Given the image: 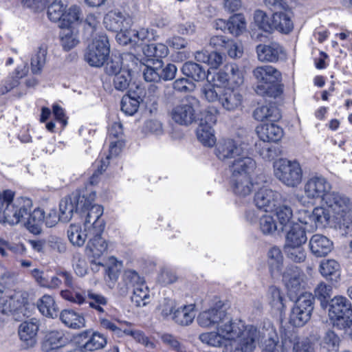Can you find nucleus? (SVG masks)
<instances>
[{
  "label": "nucleus",
  "mask_w": 352,
  "mask_h": 352,
  "mask_svg": "<svg viewBox=\"0 0 352 352\" xmlns=\"http://www.w3.org/2000/svg\"><path fill=\"white\" fill-rule=\"evenodd\" d=\"M197 322L202 327L216 329L199 335V340L208 345H224L229 352H254L259 343L261 333L256 327L233 320L223 310L210 308L203 311Z\"/></svg>",
  "instance_id": "nucleus-1"
},
{
  "label": "nucleus",
  "mask_w": 352,
  "mask_h": 352,
  "mask_svg": "<svg viewBox=\"0 0 352 352\" xmlns=\"http://www.w3.org/2000/svg\"><path fill=\"white\" fill-rule=\"evenodd\" d=\"M141 16L138 4L131 1L127 10L109 12L104 18V24L109 30L117 32L116 40L120 45H126L130 40L127 34L130 33L131 27L140 23Z\"/></svg>",
  "instance_id": "nucleus-2"
},
{
  "label": "nucleus",
  "mask_w": 352,
  "mask_h": 352,
  "mask_svg": "<svg viewBox=\"0 0 352 352\" xmlns=\"http://www.w3.org/2000/svg\"><path fill=\"white\" fill-rule=\"evenodd\" d=\"M255 168L256 162L251 157L240 158L229 166V186L236 197L245 198L252 193L254 184L251 173Z\"/></svg>",
  "instance_id": "nucleus-3"
},
{
  "label": "nucleus",
  "mask_w": 352,
  "mask_h": 352,
  "mask_svg": "<svg viewBox=\"0 0 352 352\" xmlns=\"http://www.w3.org/2000/svg\"><path fill=\"white\" fill-rule=\"evenodd\" d=\"M329 217V224L340 230L352 228V201L346 195L333 191L324 204Z\"/></svg>",
  "instance_id": "nucleus-4"
},
{
  "label": "nucleus",
  "mask_w": 352,
  "mask_h": 352,
  "mask_svg": "<svg viewBox=\"0 0 352 352\" xmlns=\"http://www.w3.org/2000/svg\"><path fill=\"white\" fill-rule=\"evenodd\" d=\"M14 192L5 190L0 193V222L16 225L28 213L32 206V200L27 197L14 199Z\"/></svg>",
  "instance_id": "nucleus-5"
},
{
  "label": "nucleus",
  "mask_w": 352,
  "mask_h": 352,
  "mask_svg": "<svg viewBox=\"0 0 352 352\" xmlns=\"http://www.w3.org/2000/svg\"><path fill=\"white\" fill-rule=\"evenodd\" d=\"M86 206L82 210L80 214L84 219V227L85 232L91 234H102L105 223L101 216L103 214V208L94 203L96 194L91 189H85Z\"/></svg>",
  "instance_id": "nucleus-6"
},
{
  "label": "nucleus",
  "mask_w": 352,
  "mask_h": 352,
  "mask_svg": "<svg viewBox=\"0 0 352 352\" xmlns=\"http://www.w3.org/2000/svg\"><path fill=\"white\" fill-rule=\"evenodd\" d=\"M202 97L208 102H219L226 111H234L242 104L243 96L237 89L227 87L219 95L210 85H204L201 88Z\"/></svg>",
  "instance_id": "nucleus-7"
},
{
  "label": "nucleus",
  "mask_w": 352,
  "mask_h": 352,
  "mask_svg": "<svg viewBox=\"0 0 352 352\" xmlns=\"http://www.w3.org/2000/svg\"><path fill=\"white\" fill-rule=\"evenodd\" d=\"M329 316L334 327L346 329L352 326V307L344 296L333 297L329 304Z\"/></svg>",
  "instance_id": "nucleus-8"
},
{
  "label": "nucleus",
  "mask_w": 352,
  "mask_h": 352,
  "mask_svg": "<svg viewBox=\"0 0 352 352\" xmlns=\"http://www.w3.org/2000/svg\"><path fill=\"white\" fill-rule=\"evenodd\" d=\"M275 177L284 185L295 188L302 179V170L300 164L296 160L280 159L274 162Z\"/></svg>",
  "instance_id": "nucleus-9"
},
{
  "label": "nucleus",
  "mask_w": 352,
  "mask_h": 352,
  "mask_svg": "<svg viewBox=\"0 0 352 352\" xmlns=\"http://www.w3.org/2000/svg\"><path fill=\"white\" fill-rule=\"evenodd\" d=\"M333 191L331 184L321 175L310 176L303 186L305 197L312 204L318 202L324 204Z\"/></svg>",
  "instance_id": "nucleus-10"
},
{
  "label": "nucleus",
  "mask_w": 352,
  "mask_h": 352,
  "mask_svg": "<svg viewBox=\"0 0 352 352\" xmlns=\"http://www.w3.org/2000/svg\"><path fill=\"white\" fill-rule=\"evenodd\" d=\"M199 109V100L194 96H188L173 106L170 115L176 123L187 126L195 121Z\"/></svg>",
  "instance_id": "nucleus-11"
},
{
  "label": "nucleus",
  "mask_w": 352,
  "mask_h": 352,
  "mask_svg": "<svg viewBox=\"0 0 352 352\" xmlns=\"http://www.w3.org/2000/svg\"><path fill=\"white\" fill-rule=\"evenodd\" d=\"M253 75L257 80L255 91L263 96H273L274 85L281 79V74L272 65L257 67L253 70Z\"/></svg>",
  "instance_id": "nucleus-12"
},
{
  "label": "nucleus",
  "mask_w": 352,
  "mask_h": 352,
  "mask_svg": "<svg viewBox=\"0 0 352 352\" xmlns=\"http://www.w3.org/2000/svg\"><path fill=\"white\" fill-rule=\"evenodd\" d=\"M109 52L110 46L106 34H97L89 45L85 58L89 65L99 67L103 65L106 61Z\"/></svg>",
  "instance_id": "nucleus-13"
},
{
  "label": "nucleus",
  "mask_w": 352,
  "mask_h": 352,
  "mask_svg": "<svg viewBox=\"0 0 352 352\" xmlns=\"http://www.w3.org/2000/svg\"><path fill=\"white\" fill-rule=\"evenodd\" d=\"M12 280L10 272H6L0 275V311L3 314L16 311L24 304V299L20 292L6 296L5 291Z\"/></svg>",
  "instance_id": "nucleus-14"
},
{
  "label": "nucleus",
  "mask_w": 352,
  "mask_h": 352,
  "mask_svg": "<svg viewBox=\"0 0 352 352\" xmlns=\"http://www.w3.org/2000/svg\"><path fill=\"white\" fill-rule=\"evenodd\" d=\"M85 190L74 192L62 199L59 204L60 221L67 223L73 217L74 212H81L86 206Z\"/></svg>",
  "instance_id": "nucleus-15"
},
{
  "label": "nucleus",
  "mask_w": 352,
  "mask_h": 352,
  "mask_svg": "<svg viewBox=\"0 0 352 352\" xmlns=\"http://www.w3.org/2000/svg\"><path fill=\"white\" fill-rule=\"evenodd\" d=\"M298 215V223L306 232H314L318 227H324L329 224L327 209L322 206H317L311 212L303 210Z\"/></svg>",
  "instance_id": "nucleus-16"
},
{
  "label": "nucleus",
  "mask_w": 352,
  "mask_h": 352,
  "mask_svg": "<svg viewBox=\"0 0 352 352\" xmlns=\"http://www.w3.org/2000/svg\"><path fill=\"white\" fill-rule=\"evenodd\" d=\"M215 155L221 161L230 160L228 166L240 158L249 157L242 145L232 139L220 140L216 146Z\"/></svg>",
  "instance_id": "nucleus-17"
},
{
  "label": "nucleus",
  "mask_w": 352,
  "mask_h": 352,
  "mask_svg": "<svg viewBox=\"0 0 352 352\" xmlns=\"http://www.w3.org/2000/svg\"><path fill=\"white\" fill-rule=\"evenodd\" d=\"M280 199V195L277 191L267 188H261L254 195V203L259 209L265 212L273 211Z\"/></svg>",
  "instance_id": "nucleus-18"
},
{
  "label": "nucleus",
  "mask_w": 352,
  "mask_h": 352,
  "mask_svg": "<svg viewBox=\"0 0 352 352\" xmlns=\"http://www.w3.org/2000/svg\"><path fill=\"white\" fill-rule=\"evenodd\" d=\"M101 235L102 234H92L86 248L87 254L91 258V263L96 265V270L102 265L98 260L107 250V243Z\"/></svg>",
  "instance_id": "nucleus-19"
},
{
  "label": "nucleus",
  "mask_w": 352,
  "mask_h": 352,
  "mask_svg": "<svg viewBox=\"0 0 352 352\" xmlns=\"http://www.w3.org/2000/svg\"><path fill=\"white\" fill-rule=\"evenodd\" d=\"M256 50L258 59L261 62L275 63L286 56L283 47L276 43L260 44L256 46Z\"/></svg>",
  "instance_id": "nucleus-20"
},
{
  "label": "nucleus",
  "mask_w": 352,
  "mask_h": 352,
  "mask_svg": "<svg viewBox=\"0 0 352 352\" xmlns=\"http://www.w3.org/2000/svg\"><path fill=\"white\" fill-rule=\"evenodd\" d=\"M28 72L29 68L27 62L21 61L0 85V95H4L16 87L20 83V80L25 77Z\"/></svg>",
  "instance_id": "nucleus-21"
},
{
  "label": "nucleus",
  "mask_w": 352,
  "mask_h": 352,
  "mask_svg": "<svg viewBox=\"0 0 352 352\" xmlns=\"http://www.w3.org/2000/svg\"><path fill=\"white\" fill-rule=\"evenodd\" d=\"M38 327V323L36 319L25 321L19 325L18 333L25 348H31L35 346Z\"/></svg>",
  "instance_id": "nucleus-22"
},
{
  "label": "nucleus",
  "mask_w": 352,
  "mask_h": 352,
  "mask_svg": "<svg viewBox=\"0 0 352 352\" xmlns=\"http://www.w3.org/2000/svg\"><path fill=\"white\" fill-rule=\"evenodd\" d=\"M256 131L263 142H277L283 137V129L274 122L260 124L256 127Z\"/></svg>",
  "instance_id": "nucleus-23"
},
{
  "label": "nucleus",
  "mask_w": 352,
  "mask_h": 352,
  "mask_svg": "<svg viewBox=\"0 0 352 352\" xmlns=\"http://www.w3.org/2000/svg\"><path fill=\"white\" fill-rule=\"evenodd\" d=\"M137 93L129 91V94L124 96L121 101V110L129 116L135 113L139 108L140 102L144 101L142 98V89L139 86L136 87Z\"/></svg>",
  "instance_id": "nucleus-24"
},
{
  "label": "nucleus",
  "mask_w": 352,
  "mask_h": 352,
  "mask_svg": "<svg viewBox=\"0 0 352 352\" xmlns=\"http://www.w3.org/2000/svg\"><path fill=\"white\" fill-rule=\"evenodd\" d=\"M311 252L318 257L327 255L333 249V242L322 234H314L309 240Z\"/></svg>",
  "instance_id": "nucleus-25"
},
{
  "label": "nucleus",
  "mask_w": 352,
  "mask_h": 352,
  "mask_svg": "<svg viewBox=\"0 0 352 352\" xmlns=\"http://www.w3.org/2000/svg\"><path fill=\"white\" fill-rule=\"evenodd\" d=\"M32 206L20 220L27 219L25 223L26 228L34 234H39L42 231V225L44 221V211L41 208H36L32 212Z\"/></svg>",
  "instance_id": "nucleus-26"
},
{
  "label": "nucleus",
  "mask_w": 352,
  "mask_h": 352,
  "mask_svg": "<svg viewBox=\"0 0 352 352\" xmlns=\"http://www.w3.org/2000/svg\"><path fill=\"white\" fill-rule=\"evenodd\" d=\"M291 12L287 6L285 10L276 11L272 16V29L287 34L293 29Z\"/></svg>",
  "instance_id": "nucleus-27"
},
{
  "label": "nucleus",
  "mask_w": 352,
  "mask_h": 352,
  "mask_svg": "<svg viewBox=\"0 0 352 352\" xmlns=\"http://www.w3.org/2000/svg\"><path fill=\"white\" fill-rule=\"evenodd\" d=\"M127 36L130 38L129 43L138 46L155 41L157 37L156 31L148 28H142L138 30H130V33H128Z\"/></svg>",
  "instance_id": "nucleus-28"
},
{
  "label": "nucleus",
  "mask_w": 352,
  "mask_h": 352,
  "mask_svg": "<svg viewBox=\"0 0 352 352\" xmlns=\"http://www.w3.org/2000/svg\"><path fill=\"white\" fill-rule=\"evenodd\" d=\"M67 342L63 331L53 330L47 331L44 337L42 349L45 352H50L64 346Z\"/></svg>",
  "instance_id": "nucleus-29"
},
{
  "label": "nucleus",
  "mask_w": 352,
  "mask_h": 352,
  "mask_svg": "<svg viewBox=\"0 0 352 352\" xmlns=\"http://www.w3.org/2000/svg\"><path fill=\"white\" fill-rule=\"evenodd\" d=\"M287 228L285 245H304L306 243V231L300 223H293Z\"/></svg>",
  "instance_id": "nucleus-30"
},
{
  "label": "nucleus",
  "mask_w": 352,
  "mask_h": 352,
  "mask_svg": "<svg viewBox=\"0 0 352 352\" xmlns=\"http://www.w3.org/2000/svg\"><path fill=\"white\" fill-rule=\"evenodd\" d=\"M195 314V304H189L175 310L172 318L176 323L182 326H187L192 322Z\"/></svg>",
  "instance_id": "nucleus-31"
},
{
  "label": "nucleus",
  "mask_w": 352,
  "mask_h": 352,
  "mask_svg": "<svg viewBox=\"0 0 352 352\" xmlns=\"http://www.w3.org/2000/svg\"><path fill=\"white\" fill-rule=\"evenodd\" d=\"M283 255L278 247L274 246L267 252V263L271 274L277 276L280 274L283 267Z\"/></svg>",
  "instance_id": "nucleus-32"
},
{
  "label": "nucleus",
  "mask_w": 352,
  "mask_h": 352,
  "mask_svg": "<svg viewBox=\"0 0 352 352\" xmlns=\"http://www.w3.org/2000/svg\"><path fill=\"white\" fill-rule=\"evenodd\" d=\"M83 20V14L80 6L73 5L67 10L65 9L64 15L61 20L59 27L60 28H71L81 23Z\"/></svg>",
  "instance_id": "nucleus-33"
},
{
  "label": "nucleus",
  "mask_w": 352,
  "mask_h": 352,
  "mask_svg": "<svg viewBox=\"0 0 352 352\" xmlns=\"http://www.w3.org/2000/svg\"><path fill=\"white\" fill-rule=\"evenodd\" d=\"M60 319L67 327L79 329L85 326L83 316L72 309H64L60 312Z\"/></svg>",
  "instance_id": "nucleus-34"
},
{
  "label": "nucleus",
  "mask_w": 352,
  "mask_h": 352,
  "mask_svg": "<svg viewBox=\"0 0 352 352\" xmlns=\"http://www.w3.org/2000/svg\"><path fill=\"white\" fill-rule=\"evenodd\" d=\"M92 236L89 232L85 231V227L83 230L80 225L71 224L67 230V236L69 241L73 245L77 247H82L87 238H90Z\"/></svg>",
  "instance_id": "nucleus-35"
},
{
  "label": "nucleus",
  "mask_w": 352,
  "mask_h": 352,
  "mask_svg": "<svg viewBox=\"0 0 352 352\" xmlns=\"http://www.w3.org/2000/svg\"><path fill=\"white\" fill-rule=\"evenodd\" d=\"M287 334L285 335L286 337L283 338L280 344L277 333L275 330L271 329L261 352H283L284 347H287Z\"/></svg>",
  "instance_id": "nucleus-36"
},
{
  "label": "nucleus",
  "mask_w": 352,
  "mask_h": 352,
  "mask_svg": "<svg viewBox=\"0 0 352 352\" xmlns=\"http://www.w3.org/2000/svg\"><path fill=\"white\" fill-rule=\"evenodd\" d=\"M253 115L256 120L261 122H276L281 117L279 110L272 105L259 107L254 110Z\"/></svg>",
  "instance_id": "nucleus-37"
},
{
  "label": "nucleus",
  "mask_w": 352,
  "mask_h": 352,
  "mask_svg": "<svg viewBox=\"0 0 352 352\" xmlns=\"http://www.w3.org/2000/svg\"><path fill=\"white\" fill-rule=\"evenodd\" d=\"M60 278L64 279L65 285L69 288L74 287L73 276L72 274L67 271L58 270L56 271L55 275L47 278L45 288L51 289L59 288L62 284Z\"/></svg>",
  "instance_id": "nucleus-38"
},
{
  "label": "nucleus",
  "mask_w": 352,
  "mask_h": 352,
  "mask_svg": "<svg viewBox=\"0 0 352 352\" xmlns=\"http://www.w3.org/2000/svg\"><path fill=\"white\" fill-rule=\"evenodd\" d=\"M150 298V291L145 282L135 285L131 300L137 307L146 306L149 303Z\"/></svg>",
  "instance_id": "nucleus-39"
},
{
  "label": "nucleus",
  "mask_w": 352,
  "mask_h": 352,
  "mask_svg": "<svg viewBox=\"0 0 352 352\" xmlns=\"http://www.w3.org/2000/svg\"><path fill=\"white\" fill-rule=\"evenodd\" d=\"M39 311L47 317L54 318L58 316V308L52 296L44 295L37 301Z\"/></svg>",
  "instance_id": "nucleus-40"
},
{
  "label": "nucleus",
  "mask_w": 352,
  "mask_h": 352,
  "mask_svg": "<svg viewBox=\"0 0 352 352\" xmlns=\"http://www.w3.org/2000/svg\"><path fill=\"white\" fill-rule=\"evenodd\" d=\"M274 210L275 211V215L278 220L280 230L283 231L286 230L288 226L293 223L292 221L293 212L289 206L285 205L276 206L274 208Z\"/></svg>",
  "instance_id": "nucleus-41"
},
{
  "label": "nucleus",
  "mask_w": 352,
  "mask_h": 352,
  "mask_svg": "<svg viewBox=\"0 0 352 352\" xmlns=\"http://www.w3.org/2000/svg\"><path fill=\"white\" fill-rule=\"evenodd\" d=\"M62 29L60 34V45L64 50L69 51L79 43L78 32L71 28Z\"/></svg>",
  "instance_id": "nucleus-42"
},
{
  "label": "nucleus",
  "mask_w": 352,
  "mask_h": 352,
  "mask_svg": "<svg viewBox=\"0 0 352 352\" xmlns=\"http://www.w3.org/2000/svg\"><path fill=\"white\" fill-rule=\"evenodd\" d=\"M87 340L83 346L87 351H95L103 349L107 343L106 336L98 331L93 332L87 336Z\"/></svg>",
  "instance_id": "nucleus-43"
},
{
  "label": "nucleus",
  "mask_w": 352,
  "mask_h": 352,
  "mask_svg": "<svg viewBox=\"0 0 352 352\" xmlns=\"http://www.w3.org/2000/svg\"><path fill=\"white\" fill-rule=\"evenodd\" d=\"M225 69L228 72V87L234 88L239 87L243 83V72L235 64L226 65Z\"/></svg>",
  "instance_id": "nucleus-44"
},
{
  "label": "nucleus",
  "mask_w": 352,
  "mask_h": 352,
  "mask_svg": "<svg viewBox=\"0 0 352 352\" xmlns=\"http://www.w3.org/2000/svg\"><path fill=\"white\" fill-rule=\"evenodd\" d=\"M182 72L185 76L191 78L195 81L202 80L206 77L205 69L199 65L193 62L184 63L182 66Z\"/></svg>",
  "instance_id": "nucleus-45"
},
{
  "label": "nucleus",
  "mask_w": 352,
  "mask_h": 352,
  "mask_svg": "<svg viewBox=\"0 0 352 352\" xmlns=\"http://www.w3.org/2000/svg\"><path fill=\"white\" fill-rule=\"evenodd\" d=\"M340 342V338L333 331H327L320 342V352H338Z\"/></svg>",
  "instance_id": "nucleus-46"
},
{
  "label": "nucleus",
  "mask_w": 352,
  "mask_h": 352,
  "mask_svg": "<svg viewBox=\"0 0 352 352\" xmlns=\"http://www.w3.org/2000/svg\"><path fill=\"white\" fill-rule=\"evenodd\" d=\"M67 5L68 0H54L48 8L49 19L52 21L60 23Z\"/></svg>",
  "instance_id": "nucleus-47"
},
{
  "label": "nucleus",
  "mask_w": 352,
  "mask_h": 352,
  "mask_svg": "<svg viewBox=\"0 0 352 352\" xmlns=\"http://www.w3.org/2000/svg\"><path fill=\"white\" fill-rule=\"evenodd\" d=\"M198 140L205 146L212 147L216 143L214 130L211 126H199L196 131Z\"/></svg>",
  "instance_id": "nucleus-48"
},
{
  "label": "nucleus",
  "mask_w": 352,
  "mask_h": 352,
  "mask_svg": "<svg viewBox=\"0 0 352 352\" xmlns=\"http://www.w3.org/2000/svg\"><path fill=\"white\" fill-rule=\"evenodd\" d=\"M267 298L269 304L273 309L280 311L284 309L285 298L283 293L278 287L275 286L270 287L267 292Z\"/></svg>",
  "instance_id": "nucleus-49"
},
{
  "label": "nucleus",
  "mask_w": 352,
  "mask_h": 352,
  "mask_svg": "<svg viewBox=\"0 0 352 352\" xmlns=\"http://www.w3.org/2000/svg\"><path fill=\"white\" fill-rule=\"evenodd\" d=\"M145 68L143 70V76L146 81L158 82L161 80L160 70L162 67V61L156 59V62L151 63H142Z\"/></svg>",
  "instance_id": "nucleus-50"
},
{
  "label": "nucleus",
  "mask_w": 352,
  "mask_h": 352,
  "mask_svg": "<svg viewBox=\"0 0 352 352\" xmlns=\"http://www.w3.org/2000/svg\"><path fill=\"white\" fill-rule=\"evenodd\" d=\"M288 342L293 344L294 352H314V348L307 338H300L295 333H289Z\"/></svg>",
  "instance_id": "nucleus-51"
},
{
  "label": "nucleus",
  "mask_w": 352,
  "mask_h": 352,
  "mask_svg": "<svg viewBox=\"0 0 352 352\" xmlns=\"http://www.w3.org/2000/svg\"><path fill=\"white\" fill-rule=\"evenodd\" d=\"M340 265L333 259L324 260L320 263V271L321 274L326 277L333 279V276L337 278L340 275Z\"/></svg>",
  "instance_id": "nucleus-52"
},
{
  "label": "nucleus",
  "mask_w": 352,
  "mask_h": 352,
  "mask_svg": "<svg viewBox=\"0 0 352 352\" xmlns=\"http://www.w3.org/2000/svg\"><path fill=\"white\" fill-rule=\"evenodd\" d=\"M284 251L287 258L295 263H302L306 258L303 245H285Z\"/></svg>",
  "instance_id": "nucleus-53"
},
{
  "label": "nucleus",
  "mask_w": 352,
  "mask_h": 352,
  "mask_svg": "<svg viewBox=\"0 0 352 352\" xmlns=\"http://www.w3.org/2000/svg\"><path fill=\"white\" fill-rule=\"evenodd\" d=\"M47 49L44 47H39L31 58V69L34 74L41 72L46 63Z\"/></svg>",
  "instance_id": "nucleus-54"
},
{
  "label": "nucleus",
  "mask_w": 352,
  "mask_h": 352,
  "mask_svg": "<svg viewBox=\"0 0 352 352\" xmlns=\"http://www.w3.org/2000/svg\"><path fill=\"white\" fill-rule=\"evenodd\" d=\"M311 314L307 310L294 306L289 316V322L295 327H302L309 320Z\"/></svg>",
  "instance_id": "nucleus-55"
},
{
  "label": "nucleus",
  "mask_w": 352,
  "mask_h": 352,
  "mask_svg": "<svg viewBox=\"0 0 352 352\" xmlns=\"http://www.w3.org/2000/svg\"><path fill=\"white\" fill-rule=\"evenodd\" d=\"M259 226L261 232L264 234H273L276 231H280L278 223L271 214H264L259 220Z\"/></svg>",
  "instance_id": "nucleus-56"
},
{
  "label": "nucleus",
  "mask_w": 352,
  "mask_h": 352,
  "mask_svg": "<svg viewBox=\"0 0 352 352\" xmlns=\"http://www.w3.org/2000/svg\"><path fill=\"white\" fill-rule=\"evenodd\" d=\"M246 28L245 17L241 14H234L230 17L229 32L233 35L238 36Z\"/></svg>",
  "instance_id": "nucleus-57"
},
{
  "label": "nucleus",
  "mask_w": 352,
  "mask_h": 352,
  "mask_svg": "<svg viewBox=\"0 0 352 352\" xmlns=\"http://www.w3.org/2000/svg\"><path fill=\"white\" fill-rule=\"evenodd\" d=\"M131 80V70L123 69L115 76L113 78V85L117 90L124 91L129 87Z\"/></svg>",
  "instance_id": "nucleus-58"
},
{
  "label": "nucleus",
  "mask_w": 352,
  "mask_h": 352,
  "mask_svg": "<svg viewBox=\"0 0 352 352\" xmlns=\"http://www.w3.org/2000/svg\"><path fill=\"white\" fill-rule=\"evenodd\" d=\"M123 333L133 337L138 342L142 344L148 349H154L156 346L154 342L146 336L141 331L124 329H123Z\"/></svg>",
  "instance_id": "nucleus-59"
},
{
  "label": "nucleus",
  "mask_w": 352,
  "mask_h": 352,
  "mask_svg": "<svg viewBox=\"0 0 352 352\" xmlns=\"http://www.w3.org/2000/svg\"><path fill=\"white\" fill-rule=\"evenodd\" d=\"M283 281L288 289L292 292L296 293L300 287L301 279L300 274L298 272H294L292 274L287 272L283 274Z\"/></svg>",
  "instance_id": "nucleus-60"
},
{
  "label": "nucleus",
  "mask_w": 352,
  "mask_h": 352,
  "mask_svg": "<svg viewBox=\"0 0 352 352\" xmlns=\"http://www.w3.org/2000/svg\"><path fill=\"white\" fill-rule=\"evenodd\" d=\"M228 72L227 70H219L216 72L212 77L210 78L208 76V83L205 85H210L214 89L216 88H221L224 87V89L228 87Z\"/></svg>",
  "instance_id": "nucleus-61"
},
{
  "label": "nucleus",
  "mask_w": 352,
  "mask_h": 352,
  "mask_svg": "<svg viewBox=\"0 0 352 352\" xmlns=\"http://www.w3.org/2000/svg\"><path fill=\"white\" fill-rule=\"evenodd\" d=\"M60 296L65 300L78 305H82L85 300V295L77 291L74 285L73 288L62 290L60 292Z\"/></svg>",
  "instance_id": "nucleus-62"
},
{
  "label": "nucleus",
  "mask_w": 352,
  "mask_h": 352,
  "mask_svg": "<svg viewBox=\"0 0 352 352\" xmlns=\"http://www.w3.org/2000/svg\"><path fill=\"white\" fill-rule=\"evenodd\" d=\"M254 22L257 26L265 32L272 30V21H270L267 15L262 10H258L254 12Z\"/></svg>",
  "instance_id": "nucleus-63"
},
{
  "label": "nucleus",
  "mask_w": 352,
  "mask_h": 352,
  "mask_svg": "<svg viewBox=\"0 0 352 352\" xmlns=\"http://www.w3.org/2000/svg\"><path fill=\"white\" fill-rule=\"evenodd\" d=\"M88 298L89 299V304L91 308L100 313L104 311V307L106 306L108 302L106 297L99 294L89 292Z\"/></svg>",
  "instance_id": "nucleus-64"
}]
</instances>
